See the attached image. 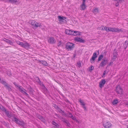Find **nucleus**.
<instances>
[{
  "mask_svg": "<svg viewBox=\"0 0 128 128\" xmlns=\"http://www.w3.org/2000/svg\"><path fill=\"white\" fill-rule=\"evenodd\" d=\"M74 44L72 43L68 42L66 44V48L68 50H71L74 48Z\"/></svg>",
  "mask_w": 128,
  "mask_h": 128,
  "instance_id": "obj_1",
  "label": "nucleus"
},
{
  "mask_svg": "<svg viewBox=\"0 0 128 128\" xmlns=\"http://www.w3.org/2000/svg\"><path fill=\"white\" fill-rule=\"evenodd\" d=\"M114 91L117 94H122L123 90L119 85H117Z\"/></svg>",
  "mask_w": 128,
  "mask_h": 128,
  "instance_id": "obj_2",
  "label": "nucleus"
},
{
  "mask_svg": "<svg viewBox=\"0 0 128 128\" xmlns=\"http://www.w3.org/2000/svg\"><path fill=\"white\" fill-rule=\"evenodd\" d=\"M113 57L112 58V60L113 61L115 60L116 58L117 57V56L118 55V52H117L116 49H114L112 53Z\"/></svg>",
  "mask_w": 128,
  "mask_h": 128,
  "instance_id": "obj_3",
  "label": "nucleus"
},
{
  "mask_svg": "<svg viewBox=\"0 0 128 128\" xmlns=\"http://www.w3.org/2000/svg\"><path fill=\"white\" fill-rule=\"evenodd\" d=\"M107 62L108 59L106 58H104L100 64L99 66L101 67L104 66L107 64Z\"/></svg>",
  "mask_w": 128,
  "mask_h": 128,
  "instance_id": "obj_4",
  "label": "nucleus"
},
{
  "mask_svg": "<svg viewBox=\"0 0 128 128\" xmlns=\"http://www.w3.org/2000/svg\"><path fill=\"white\" fill-rule=\"evenodd\" d=\"M97 57V55L96 52H94L93 54L92 58L90 59V62L91 63H93L95 62L94 61L96 58Z\"/></svg>",
  "mask_w": 128,
  "mask_h": 128,
  "instance_id": "obj_5",
  "label": "nucleus"
},
{
  "mask_svg": "<svg viewBox=\"0 0 128 128\" xmlns=\"http://www.w3.org/2000/svg\"><path fill=\"white\" fill-rule=\"evenodd\" d=\"M48 40V42L51 44H55L56 42L54 38L52 37H49Z\"/></svg>",
  "mask_w": 128,
  "mask_h": 128,
  "instance_id": "obj_6",
  "label": "nucleus"
},
{
  "mask_svg": "<svg viewBox=\"0 0 128 128\" xmlns=\"http://www.w3.org/2000/svg\"><path fill=\"white\" fill-rule=\"evenodd\" d=\"M110 32H122V30L121 29H118V28H110Z\"/></svg>",
  "mask_w": 128,
  "mask_h": 128,
  "instance_id": "obj_7",
  "label": "nucleus"
},
{
  "mask_svg": "<svg viewBox=\"0 0 128 128\" xmlns=\"http://www.w3.org/2000/svg\"><path fill=\"white\" fill-rule=\"evenodd\" d=\"M5 113L7 117L10 118H11L14 114H12L11 112L8 110H7Z\"/></svg>",
  "mask_w": 128,
  "mask_h": 128,
  "instance_id": "obj_8",
  "label": "nucleus"
},
{
  "mask_svg": "<svg viewBox=\"0 0 128 128\" xmlns=\"http://www.w3.org/2000/svg\"><path fill=\"white\" fill-rule=\"evenodd\" d=\"M106 81L104 79H102L99 83V86L100 88H102L104 86Z\"/></svg>",
  "mask_w": 128,
  "mask_h": 128,
  "instance_id": "obj_9",
  "label": "nucleus"
},
{
  "mask_svg": "<svg viewBox=\"0 0 128 128\" xmlns=\"http://www.w3.org/2000/svg\"><path fill=\"white\" fill-rule=\"evenodd\" d=\"M112 124L110 122H104L103 123V126L104 127L106 128H110Z\"/></svg>",
  "mask_w": 128,
  "mask_h": 128,
  "instance_id": "obj_10",
  "label": "nucleus"
},
{
  "mask_svg": "<svg viewBox=\"0 0 128 128\" xmlns=\"http://www.w3.org/2000/svg\"><path fill=\"white\" fill-rule=\"evenodd\" d=\"M74 39L75 40L78 42H80L81 43H84L85 42L84 40L80 38L75 37Z\"/></svg>",
  "mask_w": 128,
  "mask_h": 128,
  "instance_id": "obj_11",
  "label": "nucleus"
},
{
  "mask_svg": "<svg viewBox=\"0 0 128 128\" xmlns=\"http://www.w3.org/2000/svg\"><path fill=\"white\" fill-rule=\"evenodd\" d=\"M73 30H65V32L66 34L68 35H73Z\"/></svg>",
  "mask_w": 128,
  "mask_h": 128,
  "instance_id": "obj_12",
  "label": "nucleus"
},
{
  "mask_svg": "<svg viewBox=\"0 0 128 128\" xmlns=\"http://www.w3.org/2000/svg\"><path fill=\"white\" fill-rule=\"evenodd\" d=\"M58 19L59 21L63 22L64 20L66 21V18L64 16H58Z\"/></svg>",
  "mask_w": 128,
  "mask_h": 128,
  "instance_id": "obj_13",
  "label": "nucleus"
},
{
  "mask_svg": "<svg viewBox=\"0 0 128 128\" xmlns=\"http://www.w3.org/2000/svg\"><path fill=\"white\" fill-rule=\"evenodd\" d=\"M12 121L14 122L15 123L17 124L19 119L16 118L15 116V115L14 114V116H12V117L11 118Z\"/></svg>",
  "mask_w": 128,
  "mask_h": 128,
  "instance_id": "obj_14",
  "label": "nucleus"
},
{
  "mask_svg": "<svg viewBox=\"0 0 128 128\" xmlns=\"http://www.w3.org/2000/svg\"><path fill=\"white\" fill-rule=\"evenodd\" d=\"M22 47L26 49H28L29 48L30 45L28 43L26 42L23 43Z\"/></svg>",
  "mask_w": 128,
  "mask_h": 128,
  "instance_id": "obj_15",
  "label": "nucleus"
},
{
  "mask_svg": "<svg viewBox=\"0 0 128 128\" xmlns=\"http://www.w3.org/2000/svg\"><path fill=\"white\" fill-rule=\"evenodd\" d=\"M19 90L21 92L23 93V94H26V96L28 98H30L29 97L28 94H27L26 92L22 90V88H19Z\"/></svg>",
  "mask_w": 128,
  "mask_h": 128,
  "instance_id": "obj_16",
  "label": "nucleus"
},
{
  "mask_svg": "<svg viewBox=\"0 0 128 128\" xmlns=\"http://www.w3.org/2000/svg\"><path fill=\"white\" fill-rule=\"evenodd\" d=\"M38 118L43 122H45V120L43 117L40 115H38L37 116Z\"/></svg>",
  "mask_w": 128,
  "mask_h": 128,
  "instance_id": "obj_17",
  "label": "nucleus"
},
{
  "mask_svg": "<svg viewBox=\"0 0 128 128\" xmlns=\"http://www.w3.org/2000/svg\"><path fill=\"white\" fill-rule=\"evenodd\" d=\"M16 124L21 126H23L24 125V122L22 120H19Z\"/></svg>",
  "mask_w": 128,
  "mask_h": 128,
  "instance_id": "obj_18",
  "label": "nucleus"
},
{
  "mask_svg": "<svg viewBox=\"0 0 128 128\" xmlns=\"http://www.w3.org/2000/svg\"><path fill=\"white\" fill-rule=\"evenodd\" d=\"M52 124L54 125V127L56 128H59V125L56 122L54 121H52Z\"/></svg>",
  "mask_w": 128,
  "mask_h": 128,
  "instance_id": "obj_19",
  "label": "nucleus"
},
{
  "mask_svg": "<svg viewBox=\"0 0 128 128\" xmlns=\"http://www.w3.org/2000/svg\"><path fill=\"white\" fill-rule=\"evenodd\" d=\"M39 84L42 87V88L45 90H47V89L42 83H40Z\"/></svg>",
  "mask_w": 128,
  "mask_h": 128,
  "instance_id": "obj_20",
  "label": "nucleus"
},
{
  "mask_svg": "<svg viewBox=\"0 0 128 128\" xmlns=\"http://www.w3.org/2000/svg\"><path fill=\"white\" fill-rule=\"evenodd\" d=\"M36 22V21L34 20H30L29 21V23L34 27L35 26L34 24H35Z\"/></svg>",
  "mask_w": 128,
  "mask_h": 128,
  "instance_id": "obj_21",
  "label": "nucleus"
},
{
  "mask_svg": "<svg viewBox=\"0 0 128 128\" xmlns=\"http://www.w3.org/2000/svg\"><path fill=\"white\" fill-rule=\"evenodd\" d=\"M128 41H126L124 44L123 47L124 48V49H126L127 48L128 46Z\"/></svg>",
  "mask_w": 128,
  "mask_h": 128,
  "instance_id": "obj_22",
  "label": "nucleus"
},
{
  "mask_svg": "<svg viewBox=\"0 0 128 128\" xmlns=\"http://www.w3.org/2000/svg\"><path fill=\"white\" fill-rule=\"evenodd\" d=\"M0 82L4 86V87L7 86L8 84L6 83L5 81H4L3 80L1 81Z\"/></svg>",
  "mask_w": 128,
  "mask_h": 128,
  "instance_id": "obj_23",
  "label": "nucleus"
},
{
  "mask_svg": "<svg viewBox=\"0 0 128 128\" xmlns=\"http://www.w3.org/2000/svg\"><path fill=\"white\" fill-rule=\"evenodd\" d=\"M80 6L82 10H84L86 8V6L85 4H83V3H82Z\"/></svg>",
  "mask_w": 128,
  "mask_h": 128,
  "instance_id": "obj_24",
  "label": "nucleus"
},
{
  "mask_svg": "<svg viewBox=\"0 0 128 128\" xmlns=\"http://www.w3.org/2000/svg\"><path fill=\"white\" fill-rule=\"evenodd\" d=\"M34 27L37 28L38 27H41V25L40 24H39L36 22Z\"/></svg>",
  "mask_w": 128,
  "mask_h": 128,
  "instance_id": "obj_25",
  "label": "nucleus"
},
{
  "mask_svg": "<svg viewBox=\"0 0 128 128\" xmlns=\"http://www.w3.org/2000/svg\"><path fill=\"white\" fill-rule=\"evenodd\" d=\"M6 2H8L12 3L13 4L14 2L16 3L17 2V0H8V1H7Z\"/></svg>",
  "mask_w": 128,
  "mask_h": 128,
  "instance_id": "obj_26",
  "label": "nucleus"
},
{
  "mask_svg": "<svg viewBox=\"0 0 128 128\" xmlns=\"http://www.w3.org/2000/svg\"><path fill=\"white\" fill-rule=\"evenodd\" d=\"M35 79L36 81L38 82V84L41 82V81L39 78L38 76H36L35 78Z\"/></svg>",
  "mask_w": 128,
  "mask_h": 128,
  "instance_id": "obj_27",
  "label": "nucleus"
},
{
  "mask_svg": "<svg viewBox=\"0 0 128 128\" xmlns=\"http://www.w3.org/2000/svg\"><path fill=\"white\" fill-rule=\"evenodd\" d=\"M40 62L43 65L45 66L47 65L48 64L47 62L45 61L41 60Z\"/></svg>",
  "mask_w": 128,
  "mask_h": 128,
  "instance_id": "obj_28",
  "label": "nucleus"
},
{
  "mask_svg": "<svg viewBox=\"0 0 128 128\" xmlns=\"http://www.w3.org/2000/svg\"><path fill=\"white\" fill-rule=\"evenodd\" d=\"M103 57V55L102 54L100 55L99 56L98 58V61H100L101 59H102Z\"/></svg>",
  "mask_w": 128,
  "mask_h": 128,
  "instance_id": "obj_29",
  "label": "nucleus"
},
{
  "mask_svg": "<svg viewBox=\"0 0 128 128\" xmlns=\"http://www.w3.org/2000/svg\"><path fill=\"white\" fill-rule=\"evenodd\" d=\"M118 100L116 99H115L113 100L112 103L113 105H115L117 104L118 103Z\"/></svg>",
  "mask_w": 128,
  "mask_h": 128,
  "instance_id": "obj_30",
  "label": "nucleus"
},
{
  "mask_svg": "<svg viewBox=\"0 0 128 128\" xmlns=\"http://www.w3.org/2000/svg\"><path fill=\"white\" fill-rule=\"evenodd\" d=\"M2 124L6 126H8V122H6L4 121H3L2 122Z\"/></svg>",
  "mask_w": 128,
  "mask_h": 128,
  "instance_id": "obj_31",
  "label": "nucleus"
},
{
  "mask_svg": "<svg viewBox=\"0 0 128 128\" xmlns=\"http://www.w3.org/2000/svg\"><path fill=\"white\" fill-rule=\"evenodd\" d=\"M10 85L9 84L7 85V86H6V88L9 91H11L12 89L10 86Z\"/></svg>",
  "mask_w": 128,
  "mask_h": 128,
  "instance_id": "obj_32",
  "label": "nucleus"
},
{
  "mask_svg": "<svg viewBox=\"0 0 128 128\" xmlns=\"http://www.w3.org/2000/svg\"><path fill=\"white\" fill-rule=\"evenodd\" d=\"M1 107L2 108L0 109L1 110H2L3 112H5L7 111L6 108L4 107L3 106H2Z\"/></svg>",
  "mask_w": 128,
  "mask_h": 128,
  "instance_id": "obj_33",
  "label": "nucleus"
},
{
  "mask_svg": "<svg viewBox=\"0 0 128 128\" xmlns=\"http://www.w3.org/2000/svg\"><path fill=\"white\" fill-rule=\"evenodd\" d=\"M94 67H93L92 65H91L90 67L88 68L89 71L90 72H91L94 69Z\"/></svg>",
  "mask_w": 128,
  "mask_h": 128,
  "instance_id": "obj_34",
  "label": "nucleus"
},
{
  "mask_svg": "<svg viewBox=\"0 0 128 128\" xmlns=\"http://www.w3.org/2000/svg\"><path fill=\"white\" fill-rule=\"evenodd\" d=\"M79 102L80 103V105L82 106H84L85 105V104L81 100H79Z\"/></svg>",
  "mask_w": 128,
  "mask_h": 128,
  "instance_id": "obj_35",
  "label": "nucleus"
},
{
  "mask_svg": "<svg viewBox=\"0 0 128 128\" xmlns=\"http://www.w3.org/2000/svg\"><path fill=\"white\" fill-rule=\"evenodd\" d=\"M67 114L68 115V116L69 118H70L71 117H72V115L70 112H68V113Z\"/></svg>",
  "mask_w": 128,
  "mask_h": 128,
  "instance_id": "obj_36",
  "label": "nucleus"
},
{
  "mask_svg": "<svg viewBox=\"0 0 128 128\" xmlns=\"http://www.w3.org/2000/svg\"><path fill=\"white\" fill-rule=\"evenodd\" d=\"M52 106L56 110L59 108L58 106L57 105L55 104H53Z\"/></svg>",
  "mask_w": 128,
  "mask_h": 128,
  "instance_id": "obj_37",
  "label": "nucleus"
},
{
  "mask_svg": "<svg viewBox=\"0 0 128 128\" xmlns=\"http://www.w3.org/2000/svg\"><path fill=\"white\" fill-rule=\"evenodd\" d=\"M34 91V90L32 89H30L29 90V93L31 94H33Z\"/></svg>",
  "mask_w": 128,
  "mask_h": 128,
  "instance_id": "obj_38",
  "label": "nucleus"
},
{
  "mask_svg": "<svg viewBox=\"0 0 128 128\" xmlns=\"http://www.w3.org/2000/svg\"><path fill=\"white\" fill-rule=\"evenodd\" d=\"M62 121L64 122L65 123H66L67 121H68L67 120H66L65 118L63 117L62 118Z\"/></svg>",
  "mask_w": 128,
  "mask_h": 128,
  "instance_id": "obj_39",
  "label": "nucleus"
},
{
  "mask_svg": "<svg viewBox=\"0 0 128 128\" xmlns=\"http://www.w3.org/2000/svg\"><path fill=\"white\" fill-rule=\"evenodd\" d=\"M14 84L15 86H17L18 88V89L19 90V88H21L20 87L21 86H20L18 84H16V83L14 82L13 83Z\"/></svg>",
  "mask_w": 128,
  "mask_h": 128,
  "instance_id": "obj_40",
  "label": "nucleus"
},
{
  "mask_svg": "<svg viewBox=\"0 0 128 128\" xmlns=\"http://www.w3.org/2000/svg\"><path fill=\"white\" fill-rule=\"evenodd\" d=\"M66 124V125L67 126H68V127H70V124L68 122V121H67L65 123Z\"/></svg>",
  "mask_w": 128,
  "mask_h": 128,
  "instance_id": "obj_41",
  "label": "nucleus"
},
{
  "mask_svg": "<svg viewBox=\"0 0 128 128\" xmlns=\"http://www.w3.org/2000/svg\"><path fill=\"white\" fill-rule=\"evenodd\" d=\"M23 43L22 42H20L19 41H18L17 42V43L18 44L21 46H22Z\"/></svg>",
  "mask_w": 128,
  "mask_h": 128,
  "instance_id": "obj_42",
  "label": "nucleus"
},
{
  "mask_svg": "<svg viewBox=\"0 0 128 128\" xmlns=\"http://www.w3.org/2000/svg\"><path fill=\"white\" fill-rule=\"evenodd\" d=\"M3 40L6 42L8 43V41H9V40L6 38H4V39H3Z\"/></svg>",
  "mask_w": 128,
  "mask_h": 128,
  "instance_id": "obj_43",
  "label": "nucleus"
},
{
  "mask_svg": "<svg viewBox=\"0 0 128 128\" xmlns=\"http://www.w3.org/2000/svg\"><path fill=\"white\" fill-rule=\"evenodd\" d=\"M73 32H73V35L75 36L77 35L76 34L78 32V31H73Z\"/></svg>",
  "mask_w": 128,
  "mask_h": 128,
  "instance_id": "obj_44",
  "label": "nucleus"
},
{
  "mask_svg": "<svg viewBox=\"0 0 128 128\" xmlns=\"http://www.w3.org/2000/svg\"><path fill=\"white\" fill-rule=\"evenodd\" d=\"M62 44V42L61 41H59L57 44V46L58 47L60 46Z\"/></svg>",
  "mask_w": 128,
  "mask_h": 128,
  "instance_id": "obj_45",
  "label": "nucleus"
},
{
  "mask_svg": "<svg viewBox=\"0 0 128 128\" xmlns=\"http://www.w3.org/2000/svg\"><path fill=\"white\" fill-rule=\"evenodd\" d=\"M93 12H98V10L97 8H96L94 9L93 10Z\"/></svg>",
  "mask_w": 128,
  "mask_h": 128,
  "instance_id": "obj_46",
  "label": "nucleus"
},
{
  "mask_svg": "<svg viewBox=\"0 0 128 128\" xmlns=\"http://www.w3.org/2000/svg\"><path fill=\"white\" fill-rule=\"evenodd\" d=\"M12 43H13V42H12V41H11V40H9V41H8V43L9 44L11 45L12 44Z\"/></svg>",
  "mask_w": 128,
  "mask_h": 128,
  "instance_id": "obj_47",
  "label": "nucleus"
},
{
  "mask_svg": "<svg viewBox=\"0 0 128 128\" xmlns=\"http://www.w3.org/2000/svg\"><path fill=\"white\" fill-rule=\"evenodd\" d=\"M82 107L84 109V110H86V106H85V105H84V106H82Z\"/></svg>",
  "mask_w": 128,
  "mask_h": 128,
  "instance_id": "obj_48",
  "label": "nucleus"
},
{
  "mask_svg": "<svg viewBox=\"0 0 128 128\" xmlns=\"http://www.w3.org/2000/svg\"><path fill=\"white\" fill-rule=\"evenodd\" d=\"M110 27H108L107 32H110Z\"/></svg>",
  "mask_w": 128,
  "mask_h": 128,
  "instance_id": "obj_49",
  "label": "nucleus"
},
{
  "mask_svg": "<svg viewBox=\"0 0 128 128\" xmlns=\"http://www.w3.org/2000/svg\"><path fill=\"white\" fill-rule=\"evenodd\" d=\"M58 110V111L60 112H61V111H62V110L59 107V108L57 109Z\"/></svg>",
  "mask_w": 128,
  "mask_h": 128,
  "instance_id": "obj_50",
  "label": "nucleus"
},
{
  "mask_svg": "<svg viewBox=\"0 0 128 128\" xmlns=\"http://www.w3.org/2000/svg\"><path fill=\"white\" fill-rule=\"evenodd\" d=\"M72 118L73 120H76V118L75 117H74L72 116V117H71L70 118Z\"/></svg>",
  "mask_w": 128,
  "mask_h": 128,
  "instance_id": "obj_51",
  "label": "nucleus"
},
{
  "mask_svg": "<svg viewBox=\"0 0 128 128\" xmlns=\"http://www.w3.org/2000/svg\"><path fill=\"white\" fill-rule=\"evenodd\" d=\"M107 28H108V27H106V26L104 27V30H105L106 31H107Z\"/></svg>",
  "mask_w": 128,
  "mask_h": 128,
  "instance_id": "obj_52",
  "label": "nucleus"
},
{
  "mask_svg": "<svg viewBox=\"0 0 128 128\" xmlns=\"http://www.w3.org/2000/svg\"><path fill=\"white\" fill-rule=\"evenodd\" d=\"M119 2H117L116 3L115 5L116 6H119Z\"/></svg>",
  "mask_w": 128,
  "mask_h": 128,
  "instance_id": "obj_53",
  "label": "nucleus"
},
{
  "mask_svg": "<svg viewBox=\"0 0 128 128\" xmlns=\"http://www.w3.org/2000/svg\"><path fill=\"white\" fill-rule=\"evenodd\" d=\"M77 64L78 66L80 67L81 65V63L80 62H78L77 63Z\"/></svg>",
  "mask_w": 128,
  "mask_h": 128,
  "instance_id": "obj_54",
  "label": "nucleus"
},
{
  "mask_svg": "<svg viewBox=\"0 0 128 128\" xmlns=\"http://www.w3.org/2000/svg\"><path fill=\"white\" fill-rule=\"evenodd\" d=\"M104 27L103 26H102L100 28V29L101 30H104Z\"/></svg>",
  "mask_w": 128,
  "mask_h": 128,
  "instance_id": "obj_55",
  "label": "nucleus"
},
{
  "mask_svg": "<svg viewBox=\"0 0 128 128\" xmlns=\"http://www.w3.org/2000/svg\"><path fill=\"white\" fill-rule=\"evenodd\" d=\"M65 100L66 102H68V103H70V101H69L68 99H66Z\"/></svg>",
  "mask_w": 128,
  "mask_h": 128,
  "instance_id": "obj_56",
  "label": "nucleus"
},
{
  "mask_svg": "<svg viewBox=\"0 0 128 128\" xmlns=\"http://www.w3.org/2000/svg\"><path fill=\"white\" fill-rule=\"evenodd\" d=\"M106 73H107L106 72V70L104 71V72L103 73V75H104Z\"/></svg>",
  "mask_w": 128,
  "mask_h": 128,
  "instance_id": "obj_57",
  "label": "nucleus"
},
{
  "mask_svg": "<svg viewBox=\"0 0 128 128\" xmlns=\"http://www.w3.org/2000/svg\"><path fill=\"white\" fill-rule=\"evenodd\" d=\"M113 63V62H111L109 63L108 64L109 66H110L111 64H112Z\"/></svg>",
  "mask_w": 128,
  "mask_h": 128,
  "instance_id": "obj_58",
  "label": "nucleus"
},
{
  "mask_svg": "<svg viewBox=\"0 0 128 128\" xmlns=\"http://www.w3.org/2000/svg\"><path fill=\"white\" fill-rule=\"evenodd\" d=\"M80 32L78 31V32L76 34L77 35H80Z\"/></svg>",
  "mask_w": 128,
  "mask_h": 128,
  "instance_id": "obj_59",
  "label": "nucleus"
},
{
  "mask_svg": "<svg viewBox=\"0 0 128 128\" xmlns=\"http://www.w3.org/2000/svg\"><path fill=\"white\" fill-rule=\"evenodd\" d=\"M82 3H83V4H85V2L86 1V0H82Z\"/></svg>",
  "mask_w": 128,
  "mask_h": 128,
  "instance_id": "obj_60",
  "label": "nucleus"
},
{
  "mask_svg": "<svg viewBox=\"0 0 128 128\" xmlns=\"http://www.w3.org/2000/svg\"><path fill=\"white\" fill-rule=\"evenodd\" d=\"M2 106L1 104H0V109H1V108H2V107L1 106Z\"/></svg>",
  "mask_w": 128,
  "mask_h": 128,
  "instance_id": "obj_61",
  "label": "nucleus"
},
{
  "mask_svg": "<svg viewBox=\"0 0 128 128\" xmlns=\"http://www.w3.org/2000/svg\"><path fill=\"white\" fill-rule=\"evenodd\" d=\"M61 113H64V111H63L62 110V111H61Z\"/></svg>",
  "mask_w": 128,
  "mask_h": 128,
  "instance_id": "obj_62",
  "label": "nucleus"
},
{
  "mask_svg": "<svg viewBox=\"0 0 128 128\" xmlns=\"http://www.w3.org/2000/svg\"><path fill=\"white\" fill-rule=\"evenodd\" d=\"M76 120V122H78V120H76H76Z\"/></svg>",
  "mask_w": 128,
  "mask_h": 128,
  "instance_id": "obj_63",
  "label": "nucleus"
},
{
  "mask_svg": "<svg viewBox=\"0 0 128 128\" xmlns=\"http://www.w3.org/2000/svg\"><path fill=\"white\" fill-rule=\"evenodd\" d=\"M61 95H62V96L63 97V96H64V95H63V94H61Z\"/></svg>",
  "mask_w": 128,
  "mask_h": 128,
  "instance_id": "obj_64",
  "label": "nucleus"
}]
</instances>
